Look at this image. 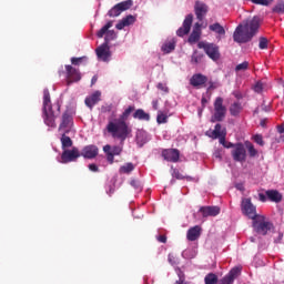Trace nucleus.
Returning <instances> with one entry per match:
<instances>
[{"mask_svg": "<svg viewBox=\"0 0 284 284\" xmlns=\"http://www.w3.org/2000/svg\"><path fill=\"white\" fill-rule=\"evenodd\" d=\"M114 22L109 21L106 22V24H104L98 32H97V37L98 39H103V37H105V34H108V31L110 30V28H112Z\"/></svg>", "mask_w": 284, "mask_h": 284, "instance_id": "obj_31", "label": "nucleus"}, {"mask_svg": "<svg viewBox=\"0 0 284 284\" xmlns=\"http://www.w3.org/2000/svg\"><path fill=\"white\" fill-rule=\"evenodd\" d=\"M253 227L257 234L265 236L270 230L274 229V224H272L270 221H266L265 216L260 215L256 220H253Z\"/></svg>", "mask_w": 284, "mask_h": 284, "instance_id": "obj_6", "label": "nucleus"}, {"mask_svg": "<svg viewBox=\"0 0 284 284\" xmlns=\"http://www.w3.org/2000/svg\"><path fill=\"white\" fill-rule=\"evenodd\" d=\"M210 11V7L205 4V2L201 0H196L194 4V12L196 16L197 21H203Z\"/></svg>", "mask_w": 284, "mask_h": 284, "instance_id": "obj_12", "label": "nucleus"}, {"mask_svg": "<svg viewBox=\"0 0 284 284\" xmlns=\"http://www.w3.org/2000/svg\"><path fill=\"white\" fill-rule=\"evenodd\" d=\"M89 170L91 172H99V166H97V164L92 163V164H89Z\"/></svg>", "mask_w": 284, "mask_h": 284, "instance_id": "obj_55", "label": "nucleus"}, {"mask_svg": "<svg viewBox=\"0 0 284 284\" xmlns=\"http://www.w3.org/2000/svg\"><path fill=\"white\" fill-rule=\"evenodd\" d=\"M255 6H270V0H251Z\"/></svg>", "mask_w": 284, "mask_h": 284, "instance_id": "obj_46", "label": "nucleus"}, {"mask_svg": "<svg viewBox=\"0 0 284 284\" xmlns=\"http://www.w3.org/2000/svg\"><path fill=\"white\" fill-rule=\"evenodd\" d=\"M80 156H83V159H97V156H99V146L94 144L84 146Z\"/></svg>", "mask_w": 284, "mask_h": 284, "instance_id": "obj_17", "label": "nucleus"}, {"mask_svg": "<svg viewBox=\"0 0 284 284\" xmlns=\"http://www.w3.org/2000/svg\"><path fill=\"white\" fill-rule=\"evenodd\" d=\"M85 59V57L82 58H71V63L72 65H79V63H81V61Z\"/></svg>", "mask_w": 284, "mask_h": 284, "instance_id": "obj_51", "label": "nucleus"}, {"mask_svg": "<svg viewBox=\"0 0 284 284\" xmlns=\"http://www.w3.org/2000/svg\"><path fill=\"white\" fill-rule=\"evenodd\" d=\"M260 125H262V128H265V120H262Z\"/></svg>", "mask_w": 284, "mask_h": 284, "instance_id": "obj_64", "label": "nucleus"}, {"mask_svg": "<svg viewBox=\"0 0 284 284\" xmlns=\"http://www.w3.org/2000/svg\"><path fill=\"white\" fill-rule=\"evenodd\" d=\"M203 232V229L200 225H195L187 230L186 232V239L187 241H199L201 239V234Z\"/></svg>", "mask_w": 284, "mask_h": 284, "instance_id": "obj_19", "label": "nucleus"}, {"mask_svg": "<svg viewBox=\"0 0 284 284\" xmlns=\"http://www.w3.org/2000/svg\"><path fill=\"white\" fill-rule=\"evenodd\" d=\"M80 156L81 152L77 146H73L71 150L67 149L62 151L60 163H74V161H77V159H80Z\"/></svg>", "mask_w": 284, "mask_h": 284, "instance_id": "obj_8", "label": "nucleus"}, {"mask_svg": "<svg viewBox=\"0 0 284 284\" xmlns=\"http://www.w3.org/2000/svg\"><path fill=\"white\" fill-rule=\"evenodd\" d=\"M114 39H116V32L114 30H109L104 37V43L108 45L110 41H114Z\"/></svg>", "mask_w": 284, "mask_h": 284, "instance_id": "obj_36", "label": "nucleus"}, {"mask_svg": "<svg viewBox=\"0 0 284 284\" xmlns=\"http://www.w3.org/2000/svg\"><path fill=\"white\" fill-rule=\"evenodd\" d=\"M162 158L164 161H169V163H179L181 152L178 149H164L162 151Z\"/></svg>", "mask_w": 284, "mask_h": 284, "instance_id": "obj_14", "label": "nucleus"}, {"mask_svg": "<svg viewBox=\"0 0 284 284\" xmlns=\"http://www.w3.org/2000/svg\"><path fill=\"white\" fill-rule=\"evenodd\" d=\"M227 150H230V148H233V150L236 149V144L232 143V142H226L225 146Z\"/></svg>", "mask_w": 284, "mask_h": 284, "instance_id": "obj_58", "label": "nucleus"}, {"mask_svg": "<svg viewBox=\"0 0 284 284\" xmlns=\"http://www.w3.org/2000/svg\"><path fill=\"white\" fill-rule=\"evenodd\" d=\"M168 261L170 265H176V256H174V254L170 253L168 256Z\"/></svg>", "mask_w": 284, "mask_h": 284, "instance_id": "obj_48", "label": "nucleus"}, {"mask_svg": "<svg viewBox=\"0 0 284 284\" xmlns=\"http://www.w3.org/2000/svg\"><path fill=\"white\" fill-rule=\"evenodd\" d=\"M246 148L248 150V154L252 159H254V156H256V154H258V151L254 148V144L252 143H247Z\"/></svg>", "mask_w": 284, "mask_h": 284, "instance_id": "obj_40", "label": "nucleus"}, {"mask_svg": "<svg viewBox=\"0 0 284 284\" xmlns=\"http://www.w3.org/2000/svg\"><path fill=\"white\" fill-rule=\"evenodd\" d=\"M175 48L176 43L174 41L165 42L162 45V52H164L165 54H170V52H172Z\"/></svg>", "mask_w": 284, "mask_h": 284, "instance_id": "obj_32", "label": "nucleus"}, {"mask_svg": "<svg viewBox=\"0 0 284 284\" xmlns=\"http://www.w3.org/2000/svg\"><path fill=\"white\" fill-rule=\"evenodd\" d=\"M73 125L74 119L72 118V113H70V111H64L58 131L60 133H70L72 132Z\"/></svg>", "mask_w": 284, "mask_h": 284, "instance_id": "obj_7", "label": "nucleus"}, {"mask_svg": "<svg viewBox=\"0 0 284 284\" xmlns=\"http://www.w3.org/2000/svg\"><path fill=\"white\" fill-rule=\"evenodd\" d=\"M209 30H211V32H215V34H219V37H225V28H223V26H221L219 22L210 24Z\"/></svg>", "mask_w": 284, "mask_h": 284, "instance_id": "obj_28", "label": "nucleus"}, {"mask_svg": "<svg viewBox=\"0 0 284 284\" xmlns=\"http://www.w3.org/2000/svg\"><path fill=\"white\" fill-rule=\"evenodd\" d=\"M225 136H227V133H222V135L219 136L220 143L221 145H223V148H225V145L227 144V141H225Z\"/></svg>", "mask_w": 284, "mask_h": 284, "instance_id": "obj_50", "label": "nucleus"}, {"mask_svg": "<svg viewBox=\"0 0 284 284\" xmlns=\"http://www.w3.org/2000/svg\"><path fill=\"white\" fill-rule=\"evenodd\" d=\"M121 10L119 9L118 4H115L109 12V17H119L121 14Z\"/></svg>", "mask_w": 284, "mask_h": 284, "instance_id": "obj_41", "label": "nucleus"}, {"mask_svg": "<svg viewBox=\"0 0 284 284\" xmlns=\"http://www.w3.org/2000/svg\"><path fill=\"white\" fill-rule=\"evenodd\" d=\"M197 48L200 50H204L205 54L211 59L212 61H219L221 59V51L219 49V45L214 43H207V42H199Z\"/></svg>", "mask_w": 284, "mask_h": 284, "instance_id": "obj_5", "label": "nucleus"}, {"mask_svg": "<svg viewBox=\"0 0 284 284\" xmlns=\"http://www.w3.org/2000/svg\"><path fill=\"white\" fill-rule=\"evenodd\" d=\"M221 124H215V128L213 131H206V136H209L210 139H219L220 136H223V134H226L227 131L221 130Z\"/></svg>", "mask_w": 284, "mask_h": 284, "instance_id": "obj_24", "label": "nucleus"}, {"mask_svg": "<svg viewBox=\"0 0 284 284\" xmlns=\"http://www.w3.org/2000/svg\"><path fill=\"white\" fill-rule=\"evenodd\" d=\"M69 133H61V145H62V150H69L68 148H72L73 142L72 139L70 136H68Z\"/></svg>", "mask_w": 284, "mask_h": 284, "instance_id": "obj_29", "label": "nucleus"}, {"mask_svg": "<svg viewBox=\"0 0 284 284\" xmlns=\"http://www.w3.org/2000/svg\"><path fill=\"white\" fill-rule=\"evenodd\" d=\"M260 28L261 18L255 16L236 27L233 32V41H235V43H250V41L256 37Z\"/></svg>", "mask_w": 284, "mask_h": 284, "instance_id": "obj_2", "label": "nucleus"}, {"mask_svg": "<svg viewBox=\"0 0 284 284\" xmlns=\"http://www.w3.org/2000/svg\"><path fill=\"white\" fill-rule=\"evenodd\" d=\"M95 53L98 59L104 62L110 61V58L112 57V53L110 52V47L108 45V43H102L100 47H98L95 49Z\"/></svg>", "mask_w": 284, "mask_h": 284, "instance_id": "obj_16", "label": "nucleus"}, {"mask_svg": "<svg viewBox=\"0 0 284 284\" xmlns=\"http://www.w3.org/2000/svg\"><path fill=\"white\" fill-rule=\"evenodd\" d=\"M258 199L261 201V203H266L267 202V194H263V193H258Z\"/></svg>", "mask_w": 284, "mask_h": 284, "instance_id": "obj_52", "label": "nucleus"}, {"mask_svg": "<svg viewBox=\"0 0 284 284\" xmlns=\"http://www.w3.org/2000/svg\"><path fill=\"white\" fill-rule=\"evenodd\" d=\"M103 152L106 154V161L112 165L114 156H120L121 152H123V146L106 144L103 146Z\"/></svg>", "mask_w": 284, "mask_h": 284, "instance_id": "obj_10", "label": "nucleus"}, {"mask_svg": "<svg viewBox=\"0 0 284 284\" xmlns=\"http://www.w3.org/2000/svg\"><path fill=\"white\" fill-rule=\"evenodd\" d=\"M200 212L204 219H207V216H219V214H221V207H219V206H202V207H200Z\"/></svg>", "mask_w": 284, "mask_h": 284, "instance_id": "obj_20", "label": "nucleus"}, {"mask_svg": "<svg viewBox=\"0 0 284 284\" xmlns=\"http://www.w3.org/2000/svg\"><path fill=\"white\" fill-rule=\"evenodd\" d=\"M194 21V16L192 13L187 14L183 21L182 27H180L176 31L178 37H185V34H190V30H192V22Z\"/></svg>", "mask_w": 284, "mask_h": 284, "instance_id": "obj_13", "label": "nucleus"}, {"mask_svg": "<svg viewBox=\"0 0 284 284\" xmlns=\"http://www.w3.org/2000/svg\"><path fill=\"white\" fill-rule=\"evenodd\" d=\"M214 159H217L219 161H221L223 159V150L221 149H216L213 153Z\"/></svg>", "mask_w": 284, "mask_h": 284, "instance_id": "obj_47", "label": "nucleus"}, {"mask_svg": "<svg viewBox=\"0 0 284 284\" xmlns=\"http://www.w3.org/2000/svg\"><path fill=\"white\" fill-rule=\"evenodd\" d=\"M180 278L174 284H187L185 283V275L179 274Z\"/></svg>", "mask_w": 284, "mask_h": 284, "instance_id": "obj_54", "label": "nucleus"}, {"mask_svg": "<svg viewBox=\"0 0 284 284\" xmlns=\"http://www.w3.org/2000/svg\"><path fill=\"white\" fill-rule=\"evenodd\" d=\"M267 45H270V41L265 37L260 38L258 48L260 50H267Z\"/></svg>", "mask_w": 284, "mask_h": 284, "instance_id": "obj_39", "label": "nucleus"}, {"mask_svg": "<svg viewBox=\"0 0 284 284\" xmlns=\"http://www.w3.org/2000/svg\"><path fill=\"white\" fill-rule=\"evenodd\" d=\"M133 119H138L139 121H150V115L143 109H138L133 113Z\"/></svg>", "mask_w": 284, "mask_h": 284, "instance_id": "obj_30", "label": "nucleus"}, {"mask_svg": "<svg viewBox=\"0 0 284 284\" xmlns=\"http://www.w3.org/2000/svg\"><path fill=\"white\" fill-rule=\"evenodd\" d=\"M265 194L271 203H281L283 201V193L278 192V190H267Z\"/></svg>", "mask_w": 284, "mask_h": 284, "instance_id": "obj_22", "label": "nucleus"}, {"mask_svg": "<svg viewBox=\"0 0 284 284\" xmlns=\"http://www.w3.org/2000/svg\"><path fill=\"white\" fill-rule=\"evenodd\" d=\"M132 112H134V105L128 106L119 119L110 121L106 124V132L111 134L113 139H119L121 143L132 134V128L125 122Z\"/></svg>", "mask_w": 284, "mask_h": 284, "instance_id": "obj_1", "label": "nucleus"}, {"mask_svg": "<svg viewBox=\"0 0 284 284\" xmlns=\"http://www.w3.org/2000/svg\"><path fill=\"white\" fill-rule=\"evenodd\" d=\"M242 212L245 214V216H248V219H252V221H255L258 219L256 214V206L252 203V199H244L242 201Z\"/></svg>", "mask_w": 284, "mask_h": 284, "instance_id": "obj_9", "label": "nucleus"}, {"mask_svg": "<svg viewBox=\"0 0 284 284\" xmlns=\"http://www.w3.org/2000/svg\"><path fill=\"white\" fill-rule=\"evenodd\" d=\"M210 90H216V83H214L213 81H209L207 91L210 92Z\"/></svg>", "mask_w": 284, "mask_h": 284, "instance_id": "obj_57", "label": "nucleus"}, {"mask_svg": "<svg viewBox=\"0 0 284 284\" xmlns=\"http://www.w3.org/2000/svg\"><path fill=\"white\" fill-rule=\"evenodd\" d=\"M233 160L237 163H244L247 159V150H245V145L243 143H236L235 149L231 151Z\"/></svg>", "mask_w": 284, "mask_h": 284, "instance_id": "obj_11", "label": "nucleus"}, {"mask_svg": "<svg viewBox=\"0 0 284 284\" xmlns=\"http://www.w3.org/2000/svg\"><path fill=\"white\" fill-rule=\"evenodd\" d=\"M250 68V62L244 61L235 67V72H245Z\"/></svg>", "mask_w": 284, "mask_h": 284, "instance_id": "obj_38", "label": "nucleus"}, {"mask_svg": "<svg viewBox=\"0 0 284 284\" xmlns=\"http://www.w3.org/2000/svg\"><path fill=\"white\" fill-rule=\"evenodd\" d=\"M131 185L132 187H134V190H138V192H141L143 190V186L141 185V182H139V180H132Z\"/></svg>", "mask_w": 284, "mask_h": 284, "instance_id": "obj_45", "label": "nucleus"}, {"mask_svg": "<svg viewBox=\"0 0 284 284\" xmlns=\"http://www.w3.org/2000/svg\"><path fill=\"white\" fill-rule=\"evenodd\" d=\"M253 141H255L257 143V145H261V148H263V145H265V141H263V135H261V134L254 135Z\"/></svg>", "mask_w": 284, "mask_h": 284, "instance_id": "obj_44", "label": "nucleus"}, {"mask_svg": "<svg viewBox=\"0 0 284 284\" xmlns=\"http://www.w3.org/2000/svg\"><path fill=\"white\" fill-rule=\"evenodd\" d=\"M204 283L205 284H216V283H219V276H216V274H214V273H209L204 277Z\"/></svg>", "mask_w": 284, "mask_h": 284, "instance_id": "obj_34", "label": "nucleus"}, {"mask_svg": "<svg viewBox=\"0 0 284 284\" xmlns=\"http://www.w3.org/2000/svg\"><path fill=\"white\" fill-rule=\"evenodd\" d=\"M205 103H207V99L206 98H202V105H205Z\"/></svg>", "mask_w": 284, "mask_h": 284, "instance_id": "obj_63", "label": "nucleus"}, {"mask_svg": "<svg viewBox=\"0 0 284 284\" xmlns=\"http://www.w3.org/2000/svg\"><path fill=\"white\" fill-rule=\"evenodd\" d=\"M207 82V77L203 75V73H195L190 79V85L193 88H203V85Z\"/></svg>", "mask_w": 284, "mask_h": 284, "instance_id": "obj_18", "label": "nucleus"}, {"mask_svg": "<svg viewBox=\"0 0 284 284\" xmlns=\"http://www.w3.org/2000/svg\"><path fill=\"white\" fill-rule=\"evenodd\" d=\"M227 114V106L223 104V98L217 97L213 103V115L211 116V123H221L225 120Z\"/></svg>", "mask_w": 284, "mask_h": 284, "instance_id": "obj_4", "label": "nucleus"}, {"mask_svg": "<svg viewBox=\"0 0 284 284\" xmlns=\"http://www.w3.org/2000/svg\"><path fill=\"white\" fill-rule=\"evenodd\" d=\"M152 108H153V110H159V100L152 101Z\"/></svg>", "mask_w": 284, "mask_h": 284, "instance_id": "obj_59", "label": "nucleus"}, {"mask_svg": "<svg viewBox=\"0 0 284 284\" xmlns=\"http://www.w3.org/2000/svg\"><path fill=\"white\" fill-rule=\"evenodd\" d=\"M229 112L231 114V116H239V114H241V112H243V104H241V102H234L231 104Z\"/></svg>", "mask_w": 284, "mask_h": 284, "instance_id": "obj_27", "label": "nucleus"}, {"mask_svg": "<svg viewBox=\"0 0 284 284\" xmlns=\"http://www.w3.org/2000/svg\"><path fill=\"white\" fill-rule=\"evenodd\" d=\"M156 123L159 125L168 123V114L163 113V111H158Z\"/></svg>", "mask_w": 284, "mask_h": 284, "instance_id": "obj_37", "label": "nucleus"}, {"mask_svg": "<svg viewBox=\"0 0 284 284\" xmlns=\"http://www.w3.org/2000/svg\"><path fill=\"white\" fill-rule=\"evenodd\" d=\"M136 21V18L134 16L130 14L123 18L119 21V23L115 26L116 30H123V28H128V26H132Z\"/></svg>", "mask_w": 284, "mask_h": 284, "instance_id": "obj_23", "label": "nucleus"}, {"mask_svg": "<svg viewBox=\"0 0 284 284\" xmlns=\"http://www.w3.org/2000/svg\"><path fill=\"white\" fill-rule=\"evenodd\" d=\"M277 131L280 132V134H284V124L277 126Z\"/></svg>", "mask_w": 284, "mask_h": 284, "instance_id": "obj_60", "label": "nucleus"}, {"mask_svg": "<svg viewBox=\"0 0 284 284\" xmlns=\"http://www.w3.org/2000/svg\"><path fill=\"white\" fill-rule=\"evenodd\" d=\"M61 114V104L59 102L52 104L50 91L43 90L42 118L48 128H57V118Z\"/></svg>", "mask_w": 284, "mask_h": 284, "instance_id": "obj_3", "label": "nucleus"}, {"mask_svg": "<svg viewBox=\"0 0 284 284\" xmlns=\"http://www.w3.org/2000/svg\"><path fill=\"white\" fill-rule=\"evenodd\" d=\"M263 88H264L263 82L258 81V82H256V83L254 84L253 90H254V92H256L257 94H261V92H263Z\"/></svg>", "mask_w": 284, "mask_h": 284, "instance_id": "obj_43", "label": "nucleus"}, {"mask_svg": "<svg viewBox=\"0 0 284 284\" xmlns=\"http://www.w3.org/2000/svg\"><path fill=\"white\" fill-rule=\"evenodd\" d=\"M120 174H130V172H134V164L132 162H129L124 165H122L119 170Z\"/></svg>", "mask_w": 284, "mask_h": 284, "instance_id": "obj_33", "label": "nucleus"}, {"mask_svg": "<svg viewBox=\"0 0 284 284\" xmlns=\"http://www.w3.org/2000/svg\"><path fill=\"white\" fill-rule=\"evenodd\" d=\"M158 90H161L162 92H165V94H168V92H170V89L168 87H165V84L163 83H158Z\"/></svg>", "mask_w": 284, "mask_h": 284, "instance_id": "obj_49", "label": "nucleus"}, {"mask_svg": "<svg viewBox=\"0 0 284 284\" xmlns=\"http://www.w3.org/2000/svg\"><path fill=\"white\" fill-rule=\"evenodd\" d=\"M283 241V233H277V237L274 240V243L278 244L282 243Z\"/></svg>", "mask_w": 284, "mask_h": 284, "instance_id": "obj_56", "label": "nucleus"}, {"mask_svg": "<svg viewBox=\"0 0 284 284\" xmlns=\"http://www.w3.org/2000/svg\"><path fill=\"white\" fill-rule=\"evenodd\" d=\"M201 39V24L195 23L192 33L189 37V43H196Z\"/></svg>", "mask_w": 284, "mask_h": 284, "instance_id": "obj_25", "label": "nucleus"}, {"mask_svg": "<svg viewBox=\"0 0 284 284\" xmlns=\"http://www.w3.org/2000/svg\"><path fill=\"white\" fill-rule=\"evenodd\" d=\"M273 12H275L276 14H283L284 13V2L283 3H277L273 8Z\"/></svg>", "mask_w": 284, "mask_h": 284, "instance_id": "obj_42", "label": "nucleus"}, {"mask_svg": "<svg viewBox=\"0 0 284 284\" xmlns=\"http://www.w3.org/2000/svg\"><path fill=\"white\" fill-rule=\"evenodd\" d=\"M156 241H159V243H168V236L159 235L156 236Z\"/></svg>", "mask_w": 284, "mask_h": 284, "instance_id": "obj_53", "label": "nucleus"}, {"mask_svg": "<svg viewBox=\"0 0 284 284\" xmlns=\"http://www.w3.org/2000/svg\"><path fill=\"white\" fill-rule=\"evenodd\" d=\"M132 0H125L120 3H118V8L120 9V12H125V10H130L132 8Z\"/></svg>", "mask_w": 284, "mask_h": 284, "instance_id": "obj_35", "label": "nucleus"}, {"mask_svg": "<svg viewBox=\"0 0 284 284\" xmlns=\"http://www.w3.org/2000/svg\"><path fill=\"white\" fill-rule=\"evenodd\" d=\"M205 59V54L199 50H194L191 55V65H200V63H203Z\"/></svg>", "mask_w": 284, "mask_h": 284, "instance_id": "obj_26", "label": "nucleus"}, {"mask_svg": "<svg viewBox=\"0 0 284 284\" xmlns=\"http://www.w3.org/2000/svg\"><path fill=\"white\" fill-rule=\"evenodd\" d=\"M174 174H175V179H183V176H181V173L174 172Z\"/></svg>", "mask_w": 284, "mask_h": 284, "instance_id": "obj_62", "label": "nucleus"}, {"mask_svg": "<svg viewBox=\"0 0 284 284\" xmlns=\"http://www.w3.org/2000/svg\"><path fill=\"white\" fill-rule=\"evenodd\" d=\"M65 71H67L68 83H77L81 79V72L79 71V69H75L70 64H67Z\"/></svg>", "mask_w": 284, "mask_h": 284, "instance_id": "obj_15", "label": "nucleus"}, {"mask_svg": "<svg viewBox=\"0 0 284 284\" xmlns=\"http://www.w3.org/2000/svg\"><path fill=\"white\" fill-rule=\"evenodd\" d=\"M99 101H101V91H95L90 97L85 98L84 103L87 108L92 110V108H94Z\"/></svg>", "mask_w": 284, "mask_h": 284, "instance_id": "obj_21", "label": "nucleus"}, {"mask_svg": "<svg viewBox=\"0 0 284 284\" xmlns=\"http://www.w3.org/2000/svg\"><path fill=\"white\" fill-rule=\"evenodd\" d=\"M97 81H99V78L97 75H94L92 79H91V84L94 85V83H97Z\"/></svg>", "mask_w": 284, "mask_h": 284, "instance_id": "obj_61", "label": "nucleus"}]
</instances>
